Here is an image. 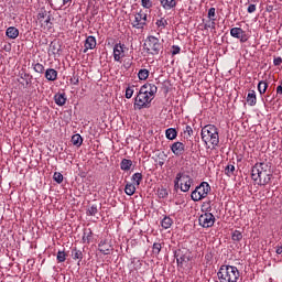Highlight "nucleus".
<instances>
[{"label":"nucleus","instance_id":"44","mask_svg":"<svg viewBox=\"0 0 282 282\" xmlns=\"http://www.w3.org/2000/svg\"><path fill=\"white\" fill-rule=\"evenodd\" d=\"M216 25L215 21L209 20V22L205 23L204 30H216Z\"/></svg>","mask_w":282,"mask_h":282},{"label":"nucleus","instance_id":"5","mask_svg":"<svg viewBox=\"0 0 282 282\" xmlns=\"http://www.w3.org/2000/svg\"><path fill=\"white\" fill-rule=\"evenodd\" d=\"M193 177L188 175L186 172H178L174 180L175 188H180L182 193H188L191 191V186H193Z\"/></svg>","mask_w":282,"mask_h":282},{"label":"nucleus","instance_id":"48","mask_svg":"<svg viewBox=\"0 0 282 282\" xmlns=\"http://www.w3.org/2000/svg\"><path fill=\"white\" fill-rule=\"evenodd\" d=\"M20 78H22V80H28L29 78L32 80V75L29 73H21Z\"/></svg>","mask_w":282,"mask_h":282},{"label":"nucleus","instance_id":"33","mask_svg":"<svg viewBox=\"0 0 282 282\" xmlns=\"http://www.w3.org/2000/svg\"><path fill=\"white\" fill-rule=\"evenodd\" d=\"M158 196L160 197V199H166V197H169V189L164 187L159 188Z\"/></svg>","mask_w":282,"mask_h":282},{"label":"nucleus","instance_id":"46","mask_svg":"<svg viewBox=\"0 0 282 282\" xmlns=\"http://www.w3.org/2000/svg\"><path fill=\"white\" fill-rule=\"evenodd\" d=\"M180 52H182V47H180L177 45L172 46V56H177V54H180Z\"/></svg>","mask_w":282,"mask_h":282},{"label":"nucleus","instance_id":"52","mask_svg":"<svg viewBox=\"0 0 282 282\" xmlns=\"http://www.w3.org/2000/svg\"><path fill=\"white\" fill-rule=\"evenodd\" d=\"M70 82L73 85H78V83H80V79L78 77H73Z\"/></svg>","mask_w":282,"mask_h":282},{"label":"nucleus","instance_id":"29","mask_svg":"<svg viewBox=\"0 0 282 282\" xmlns=\"http://www.w3.org/2000/svg\"><path fill=\"white\" fill-rule=\"evenodd\" d=\"M32 67H33V70L36 74H44L45 73V66H43V64H41V63L32 64Z\"/></svg>","mask_w":282,"mask_h":282},{"label":"nucleus","instance_id":"37","mask_svg":"<svg viewBox=\"0 0 282 282\" xmlns=\"http://www.w3.org/2000/svg\"><path fill=\"white\" fill-rule=\"evenodd\" d=\"M207 17H208L209 21H217V18H216V17H217L216 9L212 7V8L208 10Z\"/></svg>","mask_w":282,"mask_h":282},{"label":"nucleus","instance_id":"18","mask_svg":"<svg viewBox=\"0 0 282 282\" xmlns=\"http://www.w3.org/2000/svg\"><path fill=\"white\" fill-rule=\"evenodd\" d=\"M6 35L8 39H11L14 41V39H19V29L15 26H9L6 31Z\"/></svg>","mask_w":282,"mask_h":282},{"label":"nucleus","instance_id":"20","mask_svg":"<svg viewBox=\"0 0 282 282\" xmlns=\"http://www.w3.org/2000/svg\"><path fill=\"white\" fill-rule=\"evenodd\" d=\"M133 166V161L129 159H123L120 163L121 171H131V167Z\"/></svg>","mask_w":282,"mask_h":282},{"label":"nucleus","instance_id":"45","mask_svg":"<svg viewBox=\"0 0 282 282\" xmlns=\"http://www.w3.org/2000/svg\"><path fill=\"white\" fill-rule=\"evenodd\" d=\"M42 25H45L46 30L52 29V18L50 15H47L46 21H44V23H42Z\"/></svg>","mask_w":282,"mask_h":282},{"label":"nucleus","instance_id":"55","mask_svg":"<svg viewBox=\"0 0 282 282\" xmlns=\"http://www.w3.org/2000/svg\"><path fill=\"white\" fill-rule=\"evenodd\" d=\"M25 85H26V87H28V85H32V79H25Z\"/></svg>","mask_w":282,"mask_h":282},{"label":"nucleus","instance_id":"36","mask_svg":"<svg viewBox=\"0 0 282 282\" xmlns=\"http://www.w3.org/2000/svg\"><path fill=\"white\" fill-rule=\"evenodd\" d=\"M141 6L144 10H151L153 8V0H141Z\"/></svg>","mask_w":282,"mask_h":282},{"label":"nucleus","instance_id":"42","mask_svg":"<svg viewBox=\"0 0 282 282\" xmlns=\"http://www.w3.org/2000/svg\"><path fill=\"white\" fill-rule=\"evenodd\" d=\"M162 251V245L160 242H154L152 247L153 254H160Z\"/></svg>","mask_w":282,"mask_h":282},{"label":"nucleus","instance_id":"40","mask_svg":"<svg viewBox=\"0 0 282 282\" xmlns=\"http://www.w3.org/2000/svg\"><path fill=\"white\" fill-rule=\"evenodd\" d=\"M135 86H129L126 88V98L131 99L133 98V93H134Z\"/></svg>","mask_w":282,"mask_h":282},{"label":"nucleus","instance_id":"2","mask_svg":"<svg viewBox=\"0 0 282 282\" xmlns=\"http://www.w3.org/2000/svg\"><path fill=\"white\" fill-rule=\"evenodd\" d=\"M251 178L259 186H265L272 181V172L268 163H256L251 170Z\"/></svg>","mask_w":282,"mask_h":282},{"label":"nucleus","instance_id":"12","mask_svg":"<svg viewBox=\"0 0 282 282\" xmlns=\"http://www.w3.org/2000/svg\"><path fill=\"white\" fill-rule=\"evenodd\" d=\"M171 151L180 158L181 155H184V151H186V145L183 142L176 141L171 145Z\"/></svg>","mask_w":282,"mask_h":282},{"label":"nucleus","instance_id":"30","mask_svg":"<svg viewBox=\"0 0 282 282\" xmlns=\"http://www.w3.org/2000/svg\"><path fill=\"white\" fill-rule=\"evenodd\" d=\"M72 142L74 147H80L83 144V137L80 134H74L72 137Z\"/></svg>","mask_w":282,"mask_h":282},{"label":"nucleus","instance_id":"9","mask_svg":"<svg viewBox=\"0 0 282 282\" xmlns=\"http://www.w3.org/2000/svg\"><path fill=\"white\" fill-rule=\"evenodd\" d=\"M174 257L176 259L177 265H184V263H188V261H191V250L178 249L177 251H175Z\"/></svg>","mask_w":282,"mask_h":282},{"label":"nucleus","instance_id":"56","mask_svg":"<svg viewBox=\"0 0 282 282\" xmlns=\"http://www.w3.org/2000/svg\"><path fill=\"white\" fill-rule=\"evenodd\" d=\"M67 3H72V0H63V6H67Z\"/></svg>","mask_w":282,"mask_h":282},{"label":"nucleus","instance_id":"3","mask_svg":"<svg viewBox=\"0 0 282 282\" xmlns=\"http://www.w3.org/2000/svg\"><path fill=\"white\" fill-rule=\"evenodd\" d=\"M200 138L207 149H217L219 147V129L215 124H207L202 128Z\"/></svg>","mask_w":282,"mask_h":282},{"label":"nucleus","instance_id":"24","mask_svg":"<svg viewBox=\"0 0 282 282\" xmlns=\"http://www.w3.org/2000/svg\"><path fill=\"white\" fill-rule=\"evenodd\" d=\"M67 102V98H65V95L58 94L55 95V105H58V107H63Z\"/></svg>","mask_w":282,"mask_h":282},{"label":"nucleus","instance_id":"1","mask_svg":"<svg viewBox=\"0 0 282 282\" xmlns=\"http://www.w3.org/2000/svg\"><path fill=\"white\" fill-rule=\"evenodd\" d=\"M155 94H158V86L153 84H145L141 86L137 97L134 98V109H138L139 111L142 109H149L153 98H155Z\"/></svg>","mask_w":282,"mask_h":282},{"label":"nucleus","instance_id":"4","mask_svg":"<svg viewBox=\"0 0 282 282\" xmlns=\"http://www.w3.org/2000/svg\"><path fill=\"white\" fill-rule=\"evenodd\" d=\"M219 282H237L239 281V269L235 265H221L218 273Z\"/></svg>","mask_w":282,"mask_h":282},{"label":"nucleus","instance_id":"25","mask_svg":"<svg viewBox=\"0 0 282 282\" xmlns=\"http://www.w3.org/2000/svg\"><path fill=\"white\" fill-rule=\"evenodd\" d=\"M165 135L167 140H175V138H177V130H175L174 128H169L165 131Z\"/></svg>","mask_w":282,"mask_h":282},{"label":"nucleus","instance_id":"51","mask_svg":"<svg viewBox=\"0 0 282 282\" xmlns=\"http://www.w3.org/2000/svg\"><path fill=\"white\" fill-rule=\"evenodd\" d=\"M281 63H282V58L281 57H276V58L273 59V65H275V66L281 65Z\"/></svg>","mask_w":282,"mask_h":282},{"label":"nucleus","instance_id":"8","mask_svg":"<svg viewBox=\"0 0 282 282\" xmlns=\"http://www.w3.org/2000/svg\"><path fill=\"white\" fill-rule=\"evenodd\" d=\"M127 52H129V48L127 47V45H124L122 43L115 44L113 61L116 63H122V58H124V56H127Z\"/></svg>","mask_w":282,"mask_h":282},{"label":"nucleus","instance_id":"47","mask_svg":"<svg viewBox=\"0 0 282 282\" xmlns=\"http://www.w3.org/2000/svg\"><path fill=\"white\" fill-rule=\"evenodd\" d=\"M45 17H47V12L46 11H41L37 14V19H39L40 23H43V19H45Z\"/></svg>","mask_w":282,"mask_h":282},{"label":"nucleus","instance_id":"39","mask_svg":"<svg viewBox=\"0 0 282 282\" xmlns=\"http://www.w3.org/2000/svg\"><path fill=\"white\" fill-rule=\"evenodd\" d=\"M155 25L158 28H160L161 30H164V28H166V25H169V21H166V19L162 18L156 21Z\"/></svg>","mask_w":282,"mask_h":282},{"label":"nucleus","instance_id":"28","mask_svg":"<svg viewBox=\"0 0 282 282\" xmlns=\"http://www.w3.org/2000/svg\"><path fill=\"white\" fill-rule=\"evenodd\" d=\"M258 91H259L260 96H263V94H265V91H268V84L264 80L259 82Z\"/></svg>","mask_w":282,"mask_h":282},{"label":"nucleus","instance_id":"19","mask_svg":"<svg viewBox=\"0 0 282 282\" xmlns=\"http://www.w3.org/2000/svg\"><path fill=\"white\" fill-rule=\"evenodd\" d=\"M247 102L249 107H254L257 105V93L254 90H250L247 95Z\"/></svg>","mask_w":282,"mask_h":282},{"label":"nucleus","instance_id":"53","mask_svg":"<svg viewBox=\"0 0 282 282\" xmlns=\"http://www.w3.org/2000/svg\"><path fill=\"white\" fill-rule=\"evenodd\" d=\"M276 95L282 96V86L276 87Z\"/></svg>","mask_w":282,"mask_h":282},{"label":"nucleus","instance_id":"23","mask_svg":"<svg viewBox=\"0 0 282 282\" xmlns=\"http://www.w3.org/2000/svg\"><path fill=\"white\" fill-rule=\"evenodd\" d=\"M48 52H51V54L56 56V54L61 53V45H58V43L56 42H51Z\"/></svg>","mask_w":282,"mask_h":282},{"label":"nucleus","instance_id":"16","mask_svg":"<svg viewBox=\"0 0 282 282\" xmlns=\"http://www.w3.org/2000/svg\"><path fill=\"white\" fill-rule=\"evenodd\" d=\"M46 80L54 82L58 78V72L54 68H47L44 74Z\"/></svg>","mask_w":282,"mask_h":282},{"label":"nucleus","instance_id":"13","mask_svg":"<svg viewBox=\"0 0 282 282\" xmlns=\"http://www.w3.org/2000/svg\"><path fill=\"white\" fill-rule=\"evenodd\" d=\"M230 34L234 39H239L241 43H246V41H248V37H246V31L241 28H232L230 30Z\"/></svg>","mask_w":282,"mask_h":282},{"label":"nucleus","instance_id":"54","mask_svg":"<svg viewBox=\"0 0 282 282\" xmlns=\"http://www.w3.org/2000/svg\"><path fill=\"white\" fill-rule=\"evenodd\" d=\"M275 248H276L275 249L276 254H282V246L275 247Z\"/></svg>","mask_w":282,"mask_h":282},{"label":"nucleus","instance_id":"26","mask_svg":"<svg viewBox=\"0 0 282 282\" xmlns=\"http://www.w3.org/2000/svg\"><path fill=\"white\" fill-rule=\"evenodd\" d=\"M124 193L126 195H129L131 197V195L135 194V185L133 183H128L124 187Z\"/></svg>","mask_w":282,"mask_h":282},{"label":"nucleus","instance_id":"14","mask_svg":"<svg viewBox=\"0 0 282 282\" xmlns=\"http://www.w3.org/2000/svg\"><path fill=\"white\" fill-rule=\"evenodd\" d=\"M96 48V37L94 35H89L85 41V50L84 54H87L88 50Z\"/></svg>","mask_w":282,"mask_h":282},{"label":"nucleus","instance_id":"35","mask_svg":"<svg viewBox=\"0 0 282 282\" xmlns=\"http://www.w3.org/2000/svg\"><path fill=\"white\" fill-rule=\"evenodd\" d=\"M232 241H241L243 239V235L239 230H235L231 236Z\"/></svg>","mask_w":282,"mask_h":282},{"label":"nucleus","instance_id":"32","mask_svg":"<svg viewBox=\"0 0 282 282\" xmlns=\"http://www.w3.org/2000/svg\"><path fill=\"white\" fill-rule=\"evenodd\" d=\"M225 175H227L228 177H232V175H235V165L228 164L225 167Z\"/></svg>","mask_w":282,"mask_h":282},{"label":"nucleus","instance_id":"50","mask_svg":"<svg viewBox=\"0 0 282 282\" xmlns=\"http://www.w3.org/2000/svg\"><path fill=\"white\" fill-rule=\"evenodd\" d=\"M184 133H187L189 137L193 135V128L191 126H186L184 129Z\"/></svg>","mask_w":282,"mask_h":282},{"label":"nucleus","instance_id":"31","mask_svg":"<svg viewBox=\"0 0 282 282\" xmlns=\"http://www.w3.org/2000/svg\"><path fill=\"white\" fill-rule=\"evenodd\" d=\"M138 78L139 80H147V78H149V69L147 68L140 69L138 73Z\"/></svg>","mask_w":282,"mask_h":282},{"label":"nucleus","instance_id":"17","mask_svg":"<svg viewBox=\"0 0 282 282\" xmlns=\"http://www.w3.org/2000/svg\"><path fill=\"white\" fill-rule=\"evenodd\" d=\"M99 252L102 254H111V245L106 240L99 242Z\"/></svg>","mask_w":282,"mask_h":282},{"label":"nucleus","instance_id":"15","mask_svg":"<svg viewBox=\"0 0 282 282\" xmlns=\"http://www.w3.org/2000/svg\"><path fill=\"white\" fill-rule=\"evenodd\" d=\"M163 10H173L177 7V0H160Z\"/></svg>","mask_w":282,"mask_h":282},{"label":"nucleus","instance_id":"38","mask_svg":"<svg viewBox=\"0 0 282 282\" xmlns=\"http://www.w3.org/2000/svg\"><path fill=\"white\" fill-rule=\"evenodd\" d=\"M56 259H57L58 263H65V261L67 259V254L65 253V251H59V252H57Z\"/></svg>","mask_w":282,"mask_h":282},{"label":"nucleus","instance_id":"11","mask_svg":"<svg viewBox=\"0 0 282 282\" xmlns=\"http://www.w3.org/2000/svg\"><path fill=\"white\" fill-rule=\"evenodd\" d=\"M198 224L202 228H213V226H215V215L212 213H204L199 216Z\"/></svg>","mask_w":282,"mask_h":282},{"label":"nucleus","instance_id":"27","mask_svg":"<svg viewBox=\"0 0 282 282\" xmlns=\"http://www.w3.org/2000/svg\"><path fill=\"white\" fill-rule=\"evenodd\" d=\"M131 181L133 182V184H135V186H140V184H142V173H134L131 177Z\"/></svg>","mask_w":282,"mask_h":282},{"label":"nucleus","instance_id":"10","mask_svg":"<svg viewBox=\"0 0 282 282\" xmlns=\"http://www.w3.org/2000/svg\"><path fill=\"white\" fill-rule=\"evenodd\" d=\"M147 12L140 10L134 14V21L132 22V28L135 30H144V25H147Z\"/></svg>","mask_w":282,"mask_h":282},{"label":"nucleus","instance_id":"34","mask_svg":"<svg viewBox=\"0 0 282 282\" xmlns=\"http://www.w3.org/2000/svg\"><path fill=\"white\" fill-rule=\"evenodd\" d=\"M87 215H90L91 217H96V215H98V205L93 204V205L88 208Z\"/></svg>","mask_w":282,"mask_h":282},{"label":"nucleus","instance_id":"21","mask_svg":"<svg viewBox=\"0 0 282 282\" xmlns=\"http://www.w3.org/2000/svg\"><path fill=\"white\" fill-rule=\"evenodd\" d=\"M72 258L74 259V261H78V265H80V262L83 261V251L74 248L72 250Z\"/></svg>","mask_w":282,"mask_h":282},{"label":"nucleus","instance_id":"43","mask_svg":"<svg viewBox=\"0 0 282 282\" xmlns=\"http://www.w3.org/2000/svg\"><path fill=\"white\" fill-rule=\"evenodd\" d=\"M53 180L57 184H62L63 183V174H61V172H55L53 175Z\"/></svg>","mask_w":282,"mask_h":282},{"label":"nucleus","instance_id":"41","mask_svg":"<svg viewBox=\"0 0 282 282\" xmlns=\"http://www.w3.org/2000/svg\"><path fill=\"white\" fill-rule=\"evenodd\" d=\"M89 239H91V229H86L83 236L84 243H89Z\"/></svg>","mask_w":282,"mask_h":282},{"label":"nucleus","instance_id":"22","mask_svg":"<svg viewBox=\"0 0 282 282\" xmlns=\"http://www.w3.org/2000/svg\"><path fill=\"white\" fill-rule=\"evenodd\" d=\"M161 226L164 228V230H169V228L173 226V219L169 216H165L161 221Z\"/></svg>","mask_w":282,"mask_h":282},{"label":"nucleus","instance_id":"49","mask_svg":"<svg viewBox=\"0 0 282 282\" xmlns=\"http://www.w3.org/2000/svg\"><path fill=\"white\" fill-rule=\"evenodd\" d=\"M247 12H249V14H252V12H257V6L250 4L247 9Z\"/></svg>","mask_w":282,"mask_h":282},{"label":"nucleus","instance_id":"6","mask_svg":"<svg viewBox=\"0 0 282 282\" xmlns=\"http://www.w3.org/2000/svg\"><path fill=\"white\" fill-rule=\"evenodd\" d=\"M144 50L148 52V54H152V56H158V54H160V51L162 50V43H160V39L153 35L148 36L144 42Z\"/></svg>","mask_w":282,"mask_h":282},{"label":"nucleus","instance_id":"7","mask_svg":"<svg viewBox=\"0 0 282 282\" xmlns=\"http://www.w3.org/2000/svg\"><path fill=\"white\" fill-rule=\"evenodd\" d=\"M208 193H210V185L206 182H203L192 192V200L202 202V199H206V197H208Z\"/></svg>","mask_w":282,"mask_h":282}]
</instances>
